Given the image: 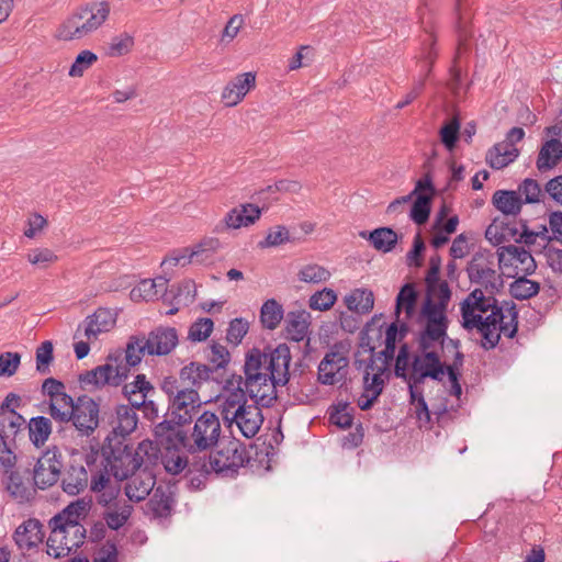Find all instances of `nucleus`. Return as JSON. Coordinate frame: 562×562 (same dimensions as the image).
Returning <instances> with one entry per match:
<instances>
[{
    "instance_id": "obj_1",
    "label": "nucleus",
    "mask_w": 562,
    "mask_h": 562,
    "mask_svg": "<svg viewBox=\"0 0 562 562\" xmlns=\"http://www.w3.org/2000/svg\"><path fill=\"white\" fill-rule=\"evenodd\" d=\"M461 326L481 335L480 346L494 349L502 335L514 338L518 329V312L514 303L498 305L495 295L482 289L472 290L460 303Z\"/></svg>"
},
{
    "instance_id": "obj_2",
    "label": "nucleus",
    "mask_w": 562,
    "mask_h": 562,
    "mask_svg": "<svg viewBox=\"0 0 562 562\" xmlns=\"http://www.w3.org/2000/svg\"><path fill=\"white\" fill-rule=\"evenodd\" d=\"M144 335L131 336L125 349V357L121 353L109 355L105 363L79 374V382L85 390H100L106 385L120 386L127 379L130 369L142 362L147 348L144 347Z\"/></svg>"
},
{
    "instance_id": "obj_3",
    "label": "nucleus",
    "mask_w": 562,
    "mask_h": 562,
    "mask_svg": "<svg viewBox=\"0 0 562 562\" xmlns=\"http://www.w3.org/2000/svg\"><path fill=\"white\" fill-rule=\"evenodd\" d=\"M443 363L432 349H418V352L411 355L408 345L403 344L395 358L394 374L413 390L419 387L426 379L441 382Z\"/></svg>"
},
{
    "instance_id": "obj_4",
    "label": "nucleus",
    "mask_w": 562,
    "mask_h": 562,
    "mask_svg": "<svg viewBox=\"0 0 562 562\" xmlns=\"http://www.w3.org/2000/svg\"><path fill=\"white\" fill-rule=\"evenodd\" d=\"M147 448L146 442H140L134 450L125 443V440L106 437L99 457L110 468L112 476L123 481L142 468L143 456L147 454Z\"/></svg>"
},
{
    "instance_id": "obj_5",
    "label": "nucleus",
    "mask_w": 562,
    "mask_h": 562,
    "mask_svg": "<svg viewBox=\"0 0 562 562\" xmlns=\"http://www.w3.org/2000/svg\"><path fill=\"white\" fill-rule=\"evenodd\" d=\"M106 1H94L74 11L58 27L57 37L63 41L81 40L97 31L109 18Z\"/></svg>"
},
{
    "instance_id": "obj_6",
    "label": "nucleus",
    "mask_w": 562,
    "mask_h": 562,
    "mask_svg": "<svg viewBox=\"0 0 562 562\" xmlns=\"http://www.w3.org/2000/svg\"><path fill=\"white\" fill-rule=\"evenodd\" d=\"M209 459L194 461L191 467L201 475L215 473L223 476H233L244 467L246 449L237 439L222 441L215 446Z\"/></svg>"
},
{
    "instance_id": "obj_7",
    "label": "nucleus",
    "mask_w": 562,
    "mask_h": 562,
    "mask_svg": "<svg viewBox=\"0 0 562 562\" xmlns=\"http://www.w3.org/2000/svg\"><path fill=\"white\" fill-rule=\"evenodd\" d=\"M290 362L291 352L285 344L278 345L269 352L254 348L246 355L244 373L245 375L256 373H269V375H272L271 373H273L283 386L289 382Z\"/></svg>"
},
{
    "instance_id": "obj_8",
    "label": "nucleus",
    "mask_w": 562,
    "mask_h": 562,
    "mask_svg": "<svg viewBox=\"0 0 562 562\" xmlns=\"http://www.w3.org/2000/svg\"><path fill=\"white\" fill-rule=\"evenodd\" d=\"M222 427L220 417L210 411H204L194 422L190 434L184 431V437H181L183 449L194 453L209 450L218 443L221 438Z\"/></svg>"
},
{
    "instance_id": "obj_9",
    "label": "nucleus",
    "mask_w": 562,
    "mask_h": 562,
    "mask_svg": "<svg viewBox=\"0 0 562 562\" xmlns=\"http://www.w3.org/2000/svg\"><path fill=\"white\" fill-rule=\"evenodd\" d=\"M161 390L168 397L171 415L178 419V424L190 420L192 414L202 405L199 392L195 389L181 387L173 376L164 379Z\"/></svg>"
},
{
    "instance_id": "obj_10",
    "label": "nucleus",
    "mask_w": 562,
    "mask_h": 562,
    "mask_svg": "<svg viewBox=\"0 0 562 562\" xmlns=\"http://www.w3.org/2000/svg\"><path fill=\"white\" fill-rule=\"evenodd\" d=\"M50 535L47 539V553L54 558L67 557L77 550L86 539V528L78 521L53 524L49 521Z\"/></svg>"
},
{
    "instance_id": "obj_11",
    "label": "nucleus",
    "mask_w": 562,
    "mask_h": 562,
    "mask_svg": "<svg viewBox=\"0 0 562 562\" xmlns=\"http://www.w3.org/2000/svg\"><path fill=\"white\" fill-rule=\"evenodd\" d=\"M471 283L480 285L487 294H497L504 288L502 273L496 270L494 255L491 252L475 254L467 267Z\"/></svg>"
},
{
    "instance_id": "obj_12",
    "label": "nucleus",
    "mask_w": 562,
    "mask_h": 562,
    "mask_svg": "<svg viewBox=\"0 0 562 562\" xmlns=\"http://www.w3.org/2000/svg\"><path fill=\"white\" fill-rule=\"evenodd\" d=\"M63 454L57 447L48 448L37 460L33 480L35 485L45 490L53 486L60 477Z\"/></svg>"
},
{
    "instance_id": "obj_13",
    "label": "nucleus",
    "mask_w": 562,
    "mask_h": 562,
    "mask_svg": "<svg viewBox=\"0 0 562 562\" xmlns=\"http://www.w3.org/2000/svg\"><path fill=\"white\" fill-rule=\"evenodd\" d=\"M256 373L252 375H245L243 385L246 387L247 394L250 398L265 407H269L277 400V386L281 382L277 380V375L271 373Z\"/></svg>"
},
{
    "instance_id": "obj_14",
    "label": "nucleus",
    "mask_w": 562,
    "mask_h": 562,
    "mask_svg": "<svg viewBox=\"0 0 562 562\" xmlns=\"http://www.w3.org/2000/svg\"><path fill=\"white\" fill-rule=\"evenodd\" d=\"M99 404L93 398L81 395L76 398L69 422L81 436L89 437L99 426Z\"/></svg>"
},
{
    "instance_id": "obj_15",
    "label": "nucleus",
    "mask_w": 562,
    "mask_h": 562,
    "mask_svg": "<svg viewBox=\"0 0 562 562\" xmlns=\"http://www.w3.org/2000/svg\"><path fill=\"white\" fill-rule=\"evenodd\" d=\"M218 246L220 241L216 238L204 239L192 248L173 250L162 260L161 266L175 267L180 265L184 267L193 262L203 263L211 259Z\"/></svg>"
},
{
    "instance_id": "obj_16",
    "label": "nucleus",
    "mask_w": 562,
    "mask_h": 562,
    "mask_svg": "<svg viewBox=\"0 0 562 562\" xmlns=\"http://www.w3.org/2000/svg\"><path fill=\"white\" fill-rule=\"evenodd\" d=\"M246 387H243V376L241 375H232L231 379H227L224 385V393L222 394L220 402V412L221 416L224 420V424L228 422V417L234 415V411L238 413V411L246 407Z\"/></svg>"
},
{
    "instance_id": "obj_17",
    "label": "nucleus",
    "mask_w": 562,
    "mask_h": 562,
    "mask_svg": "<svg viewBox=\"0 0 562 562\" xmlns=\"http://www.w3.org/2000/svg\"><path fill=\"white\" fill-rule=\"evenodd\" d=\"M497 257L499 268L512 267L517 274H531L537 268L530 251L521 246H501L497 249Z\"/></svg>"
},
{
    "instance_id": "obj_18",
    "label": "nucleus",
    "mask_w": 562,
    "mask_h": 562,
    "mask_svg": "<svg viewBox=\"0 0 562 562\" xmlns=\"http://www.w3.org/2000/svg\"><path fill=\"white\" fill-rule=\"evenodd\" d=\"M144 344L148 356H167L179 344L178 331L173 327L158 326L144 335Z\"/></svg>"
},
{
    "instance_id": "obj_19",
    "label": "nucleus",
    "mask_w": 562,
    "mask_h": 562,
    "mask_svg": "<svg viewBox=\"0 0 562 562\" xmlns=\"http://www.w3.org/2000/svg\"><path fill=\"white\" fill-rule=\"evenodd\" d=\"M349 360L339 351H329L318 364V381L334 385L346 379Z\"/></svg>"
},
{
    "instance_id": "obj_20",
    "label": "nucleus",
    "mask_w": 562,
    "mask_h": 562,
    "mask_svg": "<svg viewBox=\"0 0 562 562\" xmlns=\"http://www.w3.org/2000/svg\"><path fill=\"white\" fill-rule=\"evenodd\" d=\"M259 404H248L243 409L234 411V415L228 417V422L225 425L228 428H233L235 425L239 432L246 438L255 437L261 428L263 423V416L261 413Z\"/></svg>"
},
{
    "instance_id": "obj_21",
    "label": "nucleus",
    "mask_w": 562,
    "mask_h": 562,
    "mask_svg": "<svg viewBox=\"0 0 562 562\" xmlns=\"http://www.w3.org/2000/svg\"><path fill=\"white\" fill-rule=\"evenodd\" d=\"M256 87V74L243 72L229 80L222 90V101L226 106H236Z\"/></svg>"
},
{
    "instance_id": "obj_22",
    "label": "nucleus",
    "mask_w": 562,
    "mask_h": 562,
    "mask_svg": "<svg viewBox=\"0 0 562 562\" xmlns=\"http://www.w3.org/2000/svg\"><path fill=\"white\" fill-rule=\"evenodd\" d=\"M125 485V495L130 501L140 502L145 499L155 486V476L148 469H139L128 477Z\"/></svg>"
},
{
    "instance_id": "obj_23",
    "label": "nucleus",
    "mask_w": 562,
    "mask_h": 562,
    "mask_svg": "<svg viewBox=\"0 0 562 562\" xmlns=\"http://www.w3.org/2000/svg\"><path fill=\"white\" fill-rule=\"evenodd\" d=\"M138 417L133 407L124 404L117 405L111 420L112 432L108 437L125 440V437L136 429Z\"/></svg>"
},
{
    "instance_id": "obj_24",
    "label": "nucleus",
    "mask_w": 562,
    "mask_h": 562,
    "mask_svg": "<svg viewBox=\"0 0 562 562\" xmlns=\"http://www.w3.org/2000/svg\"><path fill=\"white\" fill-rule=\"evenodd\" d=\"M43 526L37 519H27L14 531L13 538L21 550H30L43 541Z\"/></svg>"
},
{
    "instance_id": "obj_25",
    "label": "nucleus",
    "mask_w": 562,
    "mask_h": 562,
    "mask_svg": "<svg viewBox=\"0 0 562 562\" xmlns=\"http://www.w3.org/2000/svg\"><path fill=\"white\" fill-rule=\"evenodd\" d=\"M115 315L108 308H98L83 322L85 336L88 340L97 339L102 333L111 330L115 325Z\"/></svg>"
},
{
    "instance_id": "obj_26",
    "label": "nucleus",
    "mask_w": 562,
    "mask_h": 562,
    "mask_svg": "<svg viewBox=\"0 0 562 562\" xmlns=\"http://www.w3.org/2000/svg\"><path fill=\"white\" fill-rule=\"evenodd\" d=\"M212 372L213 370L206 364L190 362L180 370L177 380L181 387L195 389L199 392L202 384L209 381Z\"/></svg>"
},
{
    "instance_id": "obj_27",
    "label": "nucleus",
    "mask_w": 562,
    "mask_h": 562,
    "mask_svg": "<svg viewBox=\"0 0 562 562\" xmlns=\"http://www.w3.org/2000/svg\"><path fill=\"white\" fill-rule=\"evenodd\" d=\"M86 463L90 471V487L93 492H101L110 486L111 470L100 459L99 453H88Z\"/></svg>"
},
{
    "instance_id": "obj_28",
    "label": "nucleus",
    "mask_w": 562,
    "mask_h": 562,
    "mask_svg": "<svg viewBox=\"0 0 562 562\" xmlns=\"http://www.w3.org/2000/svg\"><path fill=\"white\" fill-rule=\"evenodd\" d=\"M260 209L251 203L240 204L232 209L224 217L226 228L237 229L254 224L259 220Z\"/></svg>"
},
{
    "instance_id": "obj_29",
    "label": "nucleus",
    "mask_w": 562,
    "mask_h": 562,
    "mask_svg": "<svg viewBox=\"0 0 562 562\" xmlns=\"http://www.w3.org/2000/svg\"><path fill=\"white\" fill-rule=\"evenodd\" d=\"M448 322L425 321L417 337L418 349H432L436 344L443 346L447 340Z\"/></svg>"
},
{
    "instance_id": "obj_30",
    "label": "nucleus",
    "mask_w": 562,
    "mask_h": 562,
    "mask_svg": "<svg viewBox=\"0 0 562 562\" xmlns=\"http://www.w3.org/2000/svg\"><path fill=\"white\" fill-rule=\"evenodd\" d=\"M88 470L82 464H70L61 479V487L68 495L80 494L88 486Z\"/></svg>"
},
{
    "instance_id": "obj_31",
    "label": "nucleus",
    "mask_w": 562,
    "mask_h": 562,
    "mask_svg": "<svg viewBox=\"0 0 562 562\" xmlns=\"http://www.w3.org/2000/svg\"><path fill=\"white\" fill-rule=\"evenodd\" d=\"M344 304L349 312L367 315L374 307V294L370 289L357 288L344 296Z\"/></svg>"
},
{
    "instance_id": "obj_32",
    "label": "nucleus",
    "mask_w": 562,
    "mask_h": 562,
    "mask_svg": "<svg viewBox=\"0 0 562 562\" xmlns=\"http://www.w3.org/2000/svg\"><path fill=\"white\" fill-rule=\"evenodd\" d=\"M182 424H178V420L175 423L172 420H164L156 425L155 427V436L159 440L161 445H165L167 449H183L184 440L181 437H184V431L181 428Z\"/></svg>"
},
{
    "instance_id": "obj_33",
    "label": "nucleus",
    "mask_w": 562,
    "mask_h": 562,
    "mask_svg": "<svg viewBox=\"0 0 562 562\" xmlns=\"http://www.w3.org/2000/svg\"><path fill=\"white\" fill-rule=\"evenodd\" d=\"M519 155L516 146L509 143L499 142L486 153V162L493 169H503L513 162Z\"/></svg>"
},
{
    "instance_id": "obj_34",
    "label": "nucleus",
    "mask_w": 562,
    "mask_h": 562,
    "mask_svg": "<svg viewBox=\"0 0 562 562\" xmlns=\"http://www.w3.org/2000/svg\"><path fill=\"white\" fill-rule=\"evenodd\" d=\"M360 236L367 238L375 250L383 254L392 251L398 241L397 233L391 227H379L369 234L361 232Z\"/></svg>"
},
{
    "instance_id": "obj_35",
    "label": "nucleus",
    "mask_w": 562,
    "mask_h": 562,
    "mask_svg": "<svg viewBox=\"0 0 562 562\" xmlns=\"http://www.w3.org/2000/svg\"><path fill=\"white\" fill-rule=\"evenodd\" d=\"M493 205L505 216H516L520 213L522 199L513 190H497L492 198Z\"/></svg>"
},
{
    "instance_id": "obj_36",
    "label": "nucleus",
    "mask_w": 562,
    "mask_h": 562,
    "mask_svg": "<svg viewBox=\"0 0 562 562\" xmlns=\"http://www.w3.org/2000/svg\"><path fill=\"white\" fill-rule=\"evenodd\" d=\"M310 315L305 311L289 312L285 319L288 337L296 342L304 340L308 333Z\"/></svg>"
},
{
    "instance_id": "obj_37",
    "label": "nucleus",
    "mask_w": 562,
    "mask_h": 562,
    "mask_svg": "<svg viewBox=\"0 0 562 562\" xmlns=\"http://www.w3.org/2000/svg\"><path fill=\"white\" fill-rule=\"evenodd\" d=\"M561 158L562 143L555 138L547 140L539 151L537 159V168L540 171L551 169L558 165Z\"/></svg>"
},
{
    "instance_id": "obj_38",
    "label": "nucleus",
    "mask_w": 562,
    "mask_h": 562,
    "mask_svg": "<svg viewBox=\"0 0 562 562\" xmlns=\"http://www.w3.org/2000/svg\"><path fill=\"white\" fill-rule=\"evenodd\" d=\"M52 434V422L48 417H32L29 423V437L31 442L36 447H43Z\"/></svg>"
},
{
    "instance_id": "obj_39",
    "label": "nucleus",
    "mask_w": 562,
    "mask_h": 562,
    "mask_svg": "<svg viewBox=\"0 0 562 562\" xmlns=\"http://www.w3.org/2000/svg\"><path fill=\"white\" fill-rule=\"evenodd\" d=\"M486 239L494 246H498L509 239H518V228L509 223L495 220L485 231Z\"/></svg>"
},
{
    "instance_id": "obj_40",
    "label": "nucleus",
    "mask_w": 562,
    "mask_h": 562,
    "mask_svg": "<svg viewBox=\"0 0 562 562\" xmlns=\"http://www.w3.org/2000/svg\"><path fill=\"white\" fill-rule=\"evenodd\" d=\"M284 316L282 305L274 299L267 300L260 310V322L263 328L276 329Z\"/></svg>"
},
{
    "instance_id": "obj_41",
    "label": "nucleus",
    "mask_w": 562,
    "mask_h": 562,
    "mask_svg": "<svg viewBox=\"0 0 562 562\" xmlns=\"http://www.w3.org/2000/svg\"><path fill=\"white\" fill-rule=\"evenodd\" d=\"M75 405L76 400H74L69 394L65 393L57 398L49 401L48 413L50 417L56 422L69 423Z\"/></svg>"
},
{
    "instance_id": "obj_42",
    "label": "nucleus",
    "mask_w": 562,
    "mask_h": 562,
    "mask_svg": "<svg viewBox=\"0 0 562 562\" xmlns=\"http://www.w3.org/2000/svg\"><path fill=\"white\" fill-rule=\"evenodd\" d=\"M132 510V505L126 502H123L122 504L115 503L108 512L104 513L103 518L110 529L119 530L126 524L131 517Z\"/></svg>"
},
{
    "instance_id": "obj_43",
    "label": "nucleus",
    "mask_w": 562,
    "mask_h": 562,
    "mask_svg": "<svg viewBox=\"0 0 562 562\" xmlns=\"http://www.w3.org/2000/svg\"><path fill=\"white\" fill-rule=\"evenodd\" d=\"M89 510V504L83 499L70 503L61 513L54 516L49 521L53 524H64L68 521H78L85 517Z\"/></svg>"
},
{
    "instance_id": "obj_44",
    "label": "nucleus",
    "mask_w": 562,
    "mask_h": 562,
    "mask_svg": "<svg viewBox=\"0 0 562 562\" xmlns=\"http://www.w3.org/2000/svg\"><path fill=\"white\" fill-rule=\"evenodd\" d=\"M417 300V293L413 284H405L396 296L395 314L400 317L402 310L406 313V318H411Z\"/></svg>"
},
{
    "instance_id": "obj_45",
    "label": "nucleus",
    "mask_w": 562,
    "mask_h": 562,
    "mask_svg": "<svg viewBox=\"0 0 562 562\" xmlns=\"http://www.w3.org/2000/svg\"><path fill=\"white\" fill-rule=\"evenodd\" d=\"M540 285L538 282L520 277L509 286V292L517 300H528L538 294Z\"/></svg>"
},
{
    "instance_id": "obj_46",
    "label": "nucleus",
    "mask_w": 562,
    "mask_h": 562,
    "mask_svg": "<svg viewBox=\"0 0 562 562\" xmlns=\"http://www.w3.org/2000/svg\"><path fill=\"white\" fill-rule=\"evenodd\" d=\"M516 192L519 193L520 198L524 196L522 204L538 203L540 201H543L541 198L547 196V194L544 193V188L542 189L537 180L530 178L525 179L518 186V190Z\"/></svg>"
},
{
    "instance_id": "obj_47",
    "label": "nucleus",
    "mask_w": 562,
    "mask_h": 562,
    "mask_svg": "<svg viewBox=\"0 0 562 562\" xmlns=\"http://www.w3.org/2000/svg\"><path fill=\"white\" fill-rule=\"evenodd\" d=\"M336 301V292L333 289L324 288L310 296L308 306L313 311L325 312L330 310Z\"/></svg>"
},
{
    "instance_id": "obj_48",
    "label": "nucleus",
    "mask_w": 562,
    "mask_h": 562,
    "mask_svg": "<svg viewBox=\"0 0 562 562\" xmlns=\"http://www.w3.org/2000/svg\"><path fill=\"white\" fill-rule=\"evenodd\" d=\"M330 272L316 263H311L302 267L297 273L300 281L305 283H322L330 279Z\"/></svg>"
},
{
    "instance_id": "obj_49",
    "label": "nucleus",
    "mask_w": 562,
    "mask_h": 562,
    "mask_svg": "<svg viewBox=\"0 0 562 562\" xmlns=\"http://www.w3.org/2000/svg\"><path fill=\"white\" fill-rule=\"evenodd\" d=\"M385 371H379V368L375 367V360H372L366 369V374L363 376V387L366 392L372 394V392H378L379 395L382 393L384 381L382 379V374Z\"/></svg>"
},
{
    "instance_id": "obj_50",
    "label": "nucleus",
    "mask_w": 562,
    "mask_h": 562,
    "mask_svg": "<svg viewBox=\"0 0 562 562\" xmlns=\"http://www.w3.org/2000/svg\"><path fill=\"white\" fill-rule=\"evenodd\" d=\"M214 323L209 317L196 319L188 330V339L193 342H201L206 340L212 334Z\"/></svg>"
},
{
    "instance_id": "obj_51",
    "label": "nucleus",
    "mask_w": 562,
    "mask_h": 562,
    "mask_svg": "<svg viewBox=\"0 0 562 562\" xmlns=\"http://www.w3.org/2000/svg\"><path fill=\"white\" fill-rule=\"evenodd\" d=\"M460 133V121L457 116L450 119L440 128V139L443 146L448 150H452L456 147L457 140Z\"/></svg>"
},
{
    "instance_id": "obj_52",
    "label": "nucleus",
    "mask_w": 562,
    "mask_h": 562,
    "mask_svg": "<svg viewBox=\"0 0 562 562\" xmlns=\"http://www.w3.org/2000/svg\"><path fill=\"white\" fill-rule=\"evenodd\" d=\"M24 423L25 419L23 418V416L18 414L13 408L0 413V431L2 435L3 432H10L11 435H15L24 425Z\"/></svg>"
},
{
    "instance_id": "obj_53",
    "label": "nucleus",
    "mask_w": 562,
    "mask_h": 562,
    "mask_svg": "<svg viewBox=\"0 0 562 562\" xmlns=\"http://www.w3.org/2000/svg\"><path fill=\"white\" fill-rule=\"evenodd\" d=\"M54 347L52 341L46 340L42 342L36 349V371L41 374H48L50 372L49 366L54 360Z\"/></svg>"
},
{
    "instance_id": "obj_54",
    "label": "nucleus",
    "mask_w": 562,
    "mask_h": 562,
    "mask_svg": "<svg viewBox=\"0 0 562 562\" xmlns=\"http://www.w3.org/2000/svg\"><path fill=\"white\" fill-rule=\"evenodd\" d=\"M148 505L156 516L167 517L171 512L172 499L158 487L149 499Z\"/></svg>"
},
{
    "instance_id": "obj_55",
    "label": "nucleus",
    "mask_w": 562,
    "mask_h": 562,
    "mask_svg": "<svg viewBox=\"0 0 562 562\" xmlns=\"http://www.w3.org/2000/svg\"><path fill=\"white\" fill-rule=\"evenodd\" d=\"M431 194H419L411 210V218L418 225L427 222L430 214Z\"/></svg>"
},
{
    "instance_id": "obj_56",
    "label": "nucleus",
    "mask_w": 562,
    "mask_h": 562,
    "mask_svg": "<svg viewBox=\"0 0 562 562\" xmlns=\"http://www.w3.org/2000/svg\"><path fill=\"white\" fill-rule=\"evenodd\" d=\"M408 391L411 404L415 407L416 418L420 424H428L430 422V413L423 392L419 390V387H414L413 390L408 389Z\"/></svg>"
},
{
    "instance_id": "obj_57",
    "label": "nucleus",
    "mask_w": 562,
    "mask_h": 562,
    "mask_svg": "<svg viewBox=\"0 0 562 562\" xmlns=\"http://www.w3.org/2000/svg\"><path fill=\"white\" fill-rule=\"evenodd\" d=\"M57 259L58 257L48 248H35L27 254V261L40 269L48 268Z\"/></svg>"
},
{
    "instance_id": "obj_58",
    "label": "nucleus",
    "mask_w": 562,
    "mask_h": 562,
    "mask_svg": "<svg viewBox=\"0 0 562 562\" xmlns=\"http://www.w3.org/2000/svg\"><path fill=\"white\" fill-rule=\"evenodd\" d=\"M447 306L442 303H436L430 297H427L422 308V316L425 321L448 322L446 314Z\"/></svg>"
},
{
    "instance_id": "obj_59",
    "label": "nucleus",
    "mask_w": 562,
    "mask_h": 562,
    "mask_svg": "<svg viewBox=\"0 0 562 562\" xmlns=\"http://www.w3.org/2000/svg\"><path fill=\"white\" fill-rule=\"evenodd\" d=\"M122 393L124 396L132 395L135 393H143V395H154L155 387L153 384L146 379L145 374H137L135 380L131 383H125L122 387Z\"/></svg>"
},
{
    "instance_id": "obj_60",
    "label": "nucleus",
    "mask_w": 562,
    "mask_h": 562,
    "mask_svg": "<svg viewBox=\"0 0 562 562\" xmlns=\"http://www.w3.org/2000/svg\"><path fill=\"white\" fill-rule=\"evenodd\" d=\"M97 55L91 50H82L72 63L68 75L70 77H81L83 72L97 61Z\"/></svg>"
},
{
    "instance_id": "obj_61",
    "label": "nucleus",
    "mask_w": 562,
    "mask_h": 562,
    "mask_svg": "<svg viewBox=\"0 0 562 562\" xmlns=\"http://www.w3.org/2000/svg\"><path fill=\"white\" fill-rule=\"evenodd\" d=\"M249 329V324L244 318H234L227 328L226 339L237 346L241 342Z\"/></svg>"
},
{
    "instance_id": "obj_62",
    "label": "nucleus",
    "mask_w": 562,
    "mask_h": 562,
    "mask_svg": "<svg viewBox=\"0 0 562 562\" xmlns=\"http://www.w3.org/2000/svg\"><path fill=\"white\" fill-rule=\"evenodd\" d=\"M131 296L133 300L151 301L159 296V290H156L155 282L151 279H145L131 291Z\"/></svg>"
},
{
    "instance_id": "obj_63",
    "label": "nucleus",
    "mask_w": 562,
    "mask_h": 562,
    "mask_svg": "<svg viewBox=\"0 0 562 562\" xmlns=\"http://www.w3.org/2000/svg\"><path fill=\"white\" fill-rule=\"evenodd\" d=\"M329 420L339 428L346 429L352 425V414L347 403H339L330 413Z\"/></svg>"
},
{
    "instance_id": "obj_64",
    "label": "nucleus",
    "mask_w": 562,
    "mask_h": 562,
    "mask_svg": "<svg viewBox=\"0 0 562 562\" xmlns=\"http://www.w3.org/2000/svg\"><path fill=\"white\" fill-rule=\"evenodd\" d=\"M544 193L555 205L562 207V175L555 176L544 184Z\"/></svg>"
}]
</instances>
